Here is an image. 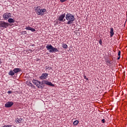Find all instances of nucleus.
Segmentation results:
<instances>
[{
  "instance_id": "nucleus-1",
  "label": "nucleus",
  "mask_w": 127,
  "mask_h": 127,
  "mask_svg": "<svg viewBox=\"0 0 127 127\" xmlns=\"http://www.w3.org/2000/svg\"><path fill=\"white\" fill-rule=\"evenodd\" d=\"M65 19L67 20L66 24H72L75 20V17L74 15L67 13L65 15Z\"/></svg>"
},
{
  "instance_id": "nucleus-2",
  "label": "nucleus",
  "mask_w": 127,
  "mask_h": 127,
  "mask_svg": "<svg viewBox=\"0 0 127 127\" xmlns=\"http://www.w3.org/2000/svg\"><path fill=\"white\" fill-rule=\"evenodd\" d=\"M47 50H49L50 53H55V52H59V50L56 48L53 47L51 45H48L46 46Z\"/></svg>"
},
{
  "instance_id": "nucleus-3",
  "label": "nucleus",
  "mask_w": 127,
  "mask_h": 127,
  "mask_svg": "<svg viewBox=\"0 0 127 127\" xmlns=\"http://www.w3.org/2000/svg\"><path fill=\"white\" fill-rule=\"evenodd\" d=\"M40 6L37 7L35 9L36 12L38 15H43L44 12H46V9H40Z\"/></svg>"
},
{
  "instance_id": "nucleus-4",
  "label": "nucleus",
  "mask_w": 127,
  "mask_h": 127,
  "mask_svg": "<svg viewBox=\"0 0 127 127\" xmlns=\"http://www.w3.org/2000/svg\"><path fill=\"white\" fill-rule=\"evenodd\" d=\"M33 83L34 85H36V86H37V88H40L41 89H43V86L42 85L41 82L38 80H33Z\"/></svg>"
},
{
  "instance_id": "nucleus-5",
  "label": "nucleus",
  "mask_w": 127,
  "mask_h": 127,
  "mask_svg": "<svg viewBox=\"0 0 127 127\" xmlns=\"http://www.w3.org/2000/svg\"><path fill=\"white\" fill-rule=\"evenodd\" d=\"M8 25H9L8 23L3 21H0V27H2V28H6V27H8Z\"/></svg>"
},
{
  "instance_id": "nucleus-6",
  "label": "nucleus",
  "mask_w": 127,
  "mask_h": 127,
  "mask_svg": "<svg viewBox=\"0 0 127 127\" xmlns=\"http://www.w3.org/2000/svg\"><path fill=\"white\" fill-rule=\"evenodd\" d=\"M41 83H42V85H48L49 86H52V87L54 86V85H53V84H52V82H49L47 80H42Z\"/></svg>"
},
{
  "instance_id": "nucleus-7",
  "label": "nucleus",
  "mask_w": 127,
  "mask_h": 127,
  "mask_svg": "<svg viewBox=\"0 0 127 127\" xmlns=\"http://www.w3.org/2000/svg\"><path fill=\"white\" fill-rule=\"evenodd\" d=\"M65 15H66V14H62L61 16H59L58 20L62 22L65 21V19H64L65 18Z\"/></svg>"
},
{
  "instance_id": "nucleus-8",
  "label": "nucleus",
  "mask_w": 127,
  "mask_h": 127,
  "mask_svg": "<svg viewBox=\"0 0 127 127\" xmlns=\"http://www.w3.org/2000/svg\"><path fill=\"white\" fill-rule=\"evenodd\" d=\"M48 76V73H42L41 76H40V79H41V80L45 79L47 78Z\"/></svg>"
},
{
  "instance_id": "nucleus-9",
  "label": "nucleus",
  "mask_w": 127,
  "mask_h": 127,
  "mask_svg": "<svg viewBox=\"0 0 127 127\" xmlns=\"http://www.w3.org/2000/svg\"><path fill=\"white\" fill-rule=\"evenodd\" d=\"M13 105V102L11 101H9L5 104V108H10Z\"/></svg>"
},
{
  "instance_id": "nucleus-10",
  "label": "nucleus",
  "mask_w": 127,
  "mask_h": 127,
  "mask_svg": "<svg viewBox=\"0 0 127 127\" xmlns=\"http://www.w3.org/2000/svg\"><path fill=\"white\" fill-rule=\"evenodd\" d=\"M9 14L10 13H5L3 14V18L6 20V19H8L9 18Z\"/></svg>"
},
{
  "instance_id": "nucleus-11",
  "label": "nucleus",
  "mask_w": 127,
  "mask_h": 127,
  "mask_svg": "<svg viewBox=\"0 0 127 127\" xmlns=\"http://www.w3.org/2000/svg\"><path fill=\"white\" fill-rule=\"evenodd\" d=\"M25 29H26L27 30H31L32 32H34V31H36L35 29L32 28L30 26L26 27L25 28Z\"/></svg>"
},
{
  "instance_id": "nucleus-12",
  "label": "nucleus",
  "mask_w": 127,
  "mask_h": 127,
  "mask_svg": "<svg viewBox=\"0 0 127 127\" xmlns=\"http://www.w3.org/2000/svg\"><path fill=\"white\" fill-rule=\"evenodd\" d=\"M22 121H23L22 118H16L15 120V123H16V124H20Z\"/></svg>"
},
{
  "instance_id": "nucleus-13",
  "label": "nucleus",
  "mask_w": 127,
  "mask_h": 127,
  "mask_svg": "<svg viewBox=\"0 0 127 127\" xmlns=\"http://www.w3.org/2000/svg\"><path fill=\"white\" fill-rule=\"evenodd\" d=\"M110 37H113L114 36V34H115V33L114 32V28H110Z\"/></svg>"
},
{
  "instance_id": "nucleus-14",
  "label": "nucleus",
  "mask_w": 127,
  "mask_h": 127,
  "mask_svg": "<svg viewBox=\"0 0 127 127\" xmlns=\"http://www.w3.org/2000/svg\"><path fill=\"white\" fill-rule=\"evenodd\" d=\"M13 71L14 73H18V72H20V71H21V69L19 68H14L13 70Z\"/></svg>"
},
{
  "instance_id": "nucleus-15",
  "label": "nucleus",
  "mask_w": 127,
  "mask_h": 127,
  "mask_svg": "<svg viewBox=\"0 0 127 127\" xmlns=\"http://www.w3.org/2000/svg\"><path fill=\"white\" fill-rule=\"evenodd\" d=\"M8 22H9V23H13L15 22V20L12 19V18H9L8 19Z\"/></svg>"
},
{
  "instance_id": "nucleus-16",
  "label": "nucleus",
  "mask_w": 127,
  "mask_h": 127,
  "mask_svg": "<svg viewBox=\"0 0 127 127\" xmlns=\"http://www.w3.org/2000/svg\"><path fill=\"white\" fill-rule=\"evenodd\" d=\"M8 75H9V76H13V75H14V72H13V71H12L11 70H10V71L8 72Z\"/></svg>"
},
{
  "instance_id": "nucleus-17",
  "label": "nucleus",
  "mask_w": 127,
  "mask_h": 127,
  "mask_svg": "<svg viewBox=\"0 0 127 127\" xmlns=\"http://www.w3.org/2000/svg\"><path fill=\"white\" fill-rule=\"evenodd\" d=\"M63 48H64V49H67V48H68V46L66 44H63Z\"/></svg>"
},
{
  "instance_id": "nucleus-18",
  "label": "nucleus",
  "mask_w": 127,
  "mask_h": 127,
  "mask_svg": "<svg viewBox=\"0 0 127 127\" xmlns=\"http://www.w3.org/2000/svg\"><path fill=\"white\" fill-rule=\"evenodd\" d=\"M78 124H79V121H78V120H76L73 122V125H74L75 126H77Z\"/></svg>"
},
{
  "instance_id": "nucleus-19",
  "label": "nucleus",
  "mask_w": 127,
  "mask_h": 127,
  "mask_svg": "<svg viewBox=\"0 0 127 127\" xmlns=\"http://www.w3.org/2000/svg\"><path fill=\"white\" fill-rule=\"evenodd\" d=\"M106 64H107V65H110V64H111V61H110L109 60H107L106 61Z\"/></svg>"
},
{
  "instance_id": "nucleus-20",
  "label": "nucleus",
  "mask_w": 127,
  "mask_h": 127,
  "mask_svg": "<svg viewBox=\"0 0 127 127\" xmlns=\"http://www.w3.org/2000/svg\"><path fill=\"white\" fill-rule=\"evenodd\" d=\"M99 44H100V45H103V41H102V39H100L99 41Z\"/></svg>"
},
{
  "instance_id": "nucleus-21",
  "label": "nucleus",
  "mask_w": 127,
  "mask_h": 127,
  "mask_svg": "<svg viewBox=\"0 0 127 127\" xmlns=\"http://www.w3.org/2000/svg\"><path fill=\"white\" fill-rule=\"evenodd\" d=\"M101 122L103 123V124H105V123H106V120L105 119H102Z\"/></svg>"
},
{
  "instance_id": "nucleus-22",
  "label": "nucleus",
  "mask_w": 127,
  "mask_h": 127,
  "mask_svg": "<svg viewBox=\"0 0 127 127\" xmlns=\"http://www.w3.org/2000/svg\"><path fill=\"white\" fill-rule=\"evenodd\" d=\"M68 0H60L61 2H64V1H67Z\"/></svg>"
},
{
  "instance_id": "nucleus-23",
  "label": "nucleus",
  "mask_w": 127,
  "mask_h": 127,
  "mask_svg": "<svg viewBox=\"0 0 127 127\" xmlns=\"http://www.w3.org/2000/svg\"><path fill=\"white\" fill-rule=\"evenodd\" d=\"M27 32L26 31H24L22 32V34H26Z\"/></svg>"
},
{
  "instance_id": "nucleus-24",
  "label": "nucleus",
  "mask_w": 127,
  "mask_h": 127,
  "mask_svg": "<svg viewBox=\"0 0 127 127\" xmlns=\"http://www.w3.org/2000/svg\"><path fill=\"white\" fill-rule=\"evenodd\" d=\"M84 79H86L87 81H88L89 80V78H87L86 76H84Z\"/></svg>"
},
{
  "instance_id": "nucleus-25",
  "label": "nucleus",
  "mask_w": 127,
  "mask_h": 127,
  "mask_svg": "<svg viewBox=\"0 0 127 127\" xmlns=\"http://www.w3.org/2000/svg\"><path fill=\"white\" fill-rule=\"evenodd\" d=\"M118 56H121V51H119L118 52Z\"/></svg>"
},
{
  "instance_id": "nucleus-26",
  "label": "nucleus",
  "mask_w": 127,
  "mask_h": 127,
  "mask_svg": "<svg viewBox=\"0 0 127 127\" xmlns=\"http://www.w3.org/2000/svg\"><path fill=\"white\" fill-rule=\"evenodd\" d=\"M11 93H12V91H11V90H9L7 92L8 94H11Z\"/></svg>"
},
{
  "instance_id": "nucleus-27",
  "label": "nucleus",
  "mask_w": 127,
  "mask_h": 127,
  "mask_svg": "<svg viewBox=\"0 0 127 127\" xmlns=\"http://www.w3.org/2000/svg\"><path fill=\"white\" fill-rule=\"evenodd\" d=\"M121 59V56H119V57L117 58L118 60H120Z\"/></svg>"
},
{
  "instance_id": "nucleus-28",
  "label": "nucleus",
  "mask_w": 127,
  "mask_h": 127,
  "mask_svg": "<svg viewBox=\"0 0 127 127\" xmlns=\"http://www.w3.org/2000/svg\"><path fill=\"white\" fill-rule=\"evenodd\" d=\"M1 63H2L1 59H0V64Z\"/></svg>"
}]
</instances>
